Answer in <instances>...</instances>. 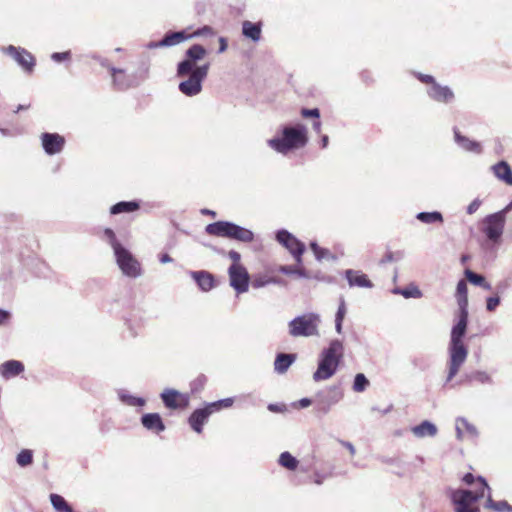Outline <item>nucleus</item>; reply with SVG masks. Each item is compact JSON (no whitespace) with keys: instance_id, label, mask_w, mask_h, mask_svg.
<instances>
[{"instance_id":"obj_6","label":"nucleus","mask_w":512,"mask_h":512,"mask_svg":"<svg viewBox=\"0 0 512 512\" xmlns=\"http://www.w3.org/2000/svg\"><path fill=\"white\" fill-rule=\"evenodd\" d=\"M205 231L209 235L225 237L242 243H251L254 233L245 227L229 221H217L206 226Z\"/></svg>"},{"instance_id":"obj_44","label":"nucleus","mask_w":512,"mask_h":512,"mask_svg":"<svg viewBox=\"0 0 512 512\" xmlns=\"http://www.w3.org/2000/svg\"><path fill=\"white\" fill-rule=\"evenodd\" d=\"M104 236L112 247L113 252L122 247V244L117 240L116 235L112 229L106 228L104 230Z\"/></svg>"},{"instance_id":"obj_26","label":"nucleus","mask_w":512,"mask_h":512,"mask_svg":"<svg viewBox=\"0 0 512 512\" xmlns=\"http://www.w3.org/2000/svg\"><path fill=\"white\" fill-rule=\"evenodd\" d=\"M456 299L459 311H468L467 284L464 280H460L457 283Z\"/></svg>"},{"instance_id":"obj_18","label":"nucleus","mask_w":512,"mask_h":512,"mask_svg":"<svg viewBox=\"0 0 512 512\" xmlns=\"http://www.w3.org/2000/svg\"><path fill=\"white\" fill-rule=\"evenodd\" d=\"M190 276L197 283L198 287L204 292L210 291L215 286L213 275L207 271H191Z\"/></svg>"},{"instance_id":"obj_45","label":"nucleus","mask_w":512,"mask_h":512,"mask_svg":"<svg viewBox=\"0 0 512 512\" xmlns=\"http://www.w3.org/2000/svg\"><path fill=\"white\" fill-rule=\"evenodd\" d=\"M233 402H234V399L229 397V398H225V399H221V400L209 403L208 406L214 412V411L220 410L223 407L228 408V407L232 406Z\"/></svg>"},{"instance_id":"obj_2","label":"nucleus","mask_w":512,"mask_h":512,"mask_svg":"<svg viewBox=\"0 0 512 512\" xmlns=\"http://www.w3.org/2000/svg\"><path fill=\"white\" fill-rule=\"evenodd\" d=\"M468 316V311H459L458 321L451 330L446 383L450 382L457 375L468 356V349L463 343V337L467 330Z\"/></svg>"},{"instance_id":"obj_33","label":"nucleus","mask_w":512,"mask_h":512,"mask_svg":"<svg viewBox=\"0 0 512 512\" xmlns=\"http://www.w3.org/2000/svg\"><path fill=\"white\" fill-rule=\"evenodd\" d=\"M416 218L425 224H433V223H442L443 222V216L438 211H432V212H419L416 215Z\"/></svg>"},{"instance_id":"obj_13","label":"nucleus","mask_w":512,"mask_h":512,"mask_svg":"<svg viewBox=\"0 0 512 512\" xmlns=\"http://www.w3.org/2000/svg\"><path fill=\"white\" fill-rule=\"evenodd\" d=\"M343 398V392L338 386H331L326 391L317 394L316 408L318 411L326 414L332 405L338 403Z\"/></svg>"},{"instance_id":"obj_50","label":"nucleus","mask_w":512,"mask_h":512,"mask_svg":"<svg viewBox=\"0 0 512 512\" xmlns=\"http://www.w3.org/2000/svg\"><path fill=\"white\" fill-rule=\"evenodd\" d=\"M301 115L306 118L313 117V118L318 119L320 117V111L318 108H313V109L304 108L301 110Z\"/></svg>"},{"instance_id":"obj_4","label":"nucleus","mask_w":512,"mask_h":512,"mask_svg":"<svg viewBox=\"0 0 512 512\" xmlns=\"http://www.w3.org/2000/svg\"><path fill=\"white\" fill-rule=\"evenodd\" d=\"M343 343L338 340H332L327 348H324L319 356L317 370L313 374V380L316 382L331 378L337 371L340 361L343 358Z\"/></svg>"},{"instance_id":"obj_8","label":"nucleus","mask_w":512,"mask_h":512,"mask_svg":"<svg viewBox=\"0 0 512 512\" xmlns=\"http://www.w3.org/2000/svg\"><path fill=\"white\" fill-rule=\"evenodd\" d=\"M505 221L502 213L489 214L483 219L482 232L487 238L484 244L486 247L500 243L504 232Z\"/></svg>"},{"instance_id":"obj_56","label":"nucleus","mask_w":512,"mask_h":512,"mask_svg":"<svg viewBox=\"0 0 512 512\" xmlns=\"http://www.w3.org/2000/svg\"><path fill=\"white\" fill-rule=\"evenodd\" d=\"M310 248L312 249V251L314 252L315 254V257L317 260H322L323 259V255H319V252H320V248L318 246V244L316 242H311L310 243Z\"/></svg>"},{"instance_id":"obj_14","label":"nucleus","mask_w":512,"mask_h":512,"mask_svg":"<svg viewBox=\"0 0 512 512\" xmlns=\"http://www.w3.org/2000/svg\"><path fill=\"white\" fill-rule=\"evenodd\" d=\"M43 150L47 155H55L62 152L66 140L58 133H42L40 136Z\"/></svg>"},{"instance_id":"obj_48","label":"nucleus","mask_w":512,"mask_h":512,"mask_svg":"<svg viewBox=\"0 0 512 512\" xmlns=\"http://www.w3.org/2000/svg\"><path fill=\"white\" fill-rule=\"evenodd\" d=\"M499 304H500L499 296L488 297L486 300V309L489 312H493Z\"/></svg>"},{"instance_id":"obj_31","label":"nucleus","mask_w":512,"mask_h":512,"mask_svg":"<svg viewBox=\"0 0 512 512\" xmlns=\"http://www.w3.org/2000/svg\"><path fill=\"white\" fill-rule=\"evenodd\" d=\"M393 294L402 295L404 298H421L422 291L414 284H410L405 288H394L392 290Z\"/></svg>"},{"instance_id":"obj_12","label":"nucleus","mask_w":512,"mask_h":512,"mask_svg":"<svg viewBox=\"0 0 512 512\" xmlns=\"http://www.w3.org/2000/svg\"><path fill=\"white\" fill-rule=\"evenodd\" d=\"M1 50L14 59L25 72L31 73L33 71L35 59L26 49L9 45L3 47Z\"/></svg>"},{"instance_id":"obj_34","label":"nucleus","mask_w":512,"mask_h":512,"mask_svg":"<svg viewBox=\"0 0 512 512\" xmlns=\"http://www.w3.org/2000/svg\"><path fill=\"white\" fill-rule=\"evenodd\" d=\"M465 276L468 279V281L470 283H472L473 285L480 286L485 290H491V288H492L491 284L488 283L485 280L484 276H482L481 274H477V273L467 269L465 271Z\"/></svg>"},{"instance_id":"obj_41","label":"nucleus","mask_w":512,"mask_h":512,"mask_svg":"<svg viewBox=\"0 0 512 512\" xmlns=\"http://www.w3.org/2000/svg\"><path fill=\"white\" fill-rule=\"evenodd\" d=\"M279 280L275 277H271L268 275H257L252 280V287L254 288H262L269 284H277Z\"/></svg>"},{"instance_id":"obj_59","label":"nucleus","mask_w":512,"mask_h":512,"mask_svg":"<svg viewBox=\"0 0 512 512\" xmlns=\"http://www.w3.org/2000/svg\"><path fill=\"white\" fill-rule=\"evenodd\" d=\"M10 318V313L6 310L0 309V325Z\"/></svg>"},{"instance_id":"obj_25","label":"nucleus","mask_w":512,"mask_h":512,"mask_svg":"<svg viewBox=\"0 0 512 512\" xmlns=\"http://www.w3.org/2000/svg\"><path fill=\"white\" fill-rule=\"evenodd\" d=\"M242 33L245 37L257 42L261 37V24L244 21L242 24Z\"/></svg>"},{"instance_id":"obj_36","label":"nucleus","mask_w":512,"mask_h":512,"mask_svg":"<svg viewBox=\"0 0 512 512\" xmlns=\"http://www.w3.org/2000/svg\"><path fill=\"white\" fill-rule=\"evenodd\" d=\"M486 507L497 512H512V506L507 501H494L491 497L490 492L488 493Z\"/></svg>"},{"instance_id":"obj_53","label":"nucleus","mask_w":512,"mask_h":512,"mask_svg":"<svg viewBox=\"0 0 512 512\" xmlns=\"http://www.w3.org/2000/svg\"><path fill=\"white\" fill-rule=\"evenodd\" d=\"M481 205V200L476 198L474 199L467 207V213L469 215H472L474 214L480 207Z\"/></svg>"},{"instance_id":"obj_32","label":"nucleus","mask_w":512,"mask_h":512,"mask_svg":"<svg viewBox=\"0 0 512 512\" xmlns=\"http://www.w3.org/2000/svg\"><path fill=\"white\" fill-rule=\"evenodd\" d=\"M161 399L164 405L169 409L178 408L176 398L179 396V392L174 389H166L161 393Z\"/></svg>"},{"instance_id":"obj_55","label":"nucleus","mask_w":512,"mask_h":512,"mask_svg":"<svg viewBox=\"0 0 512 512\" xmlns=\"http://www.w3.org/2000/svg\"><path fill=\"white\" fill-rule=\"evenodd\" d=\"M214 32H213V29L210 27V26H204L200 29H198L196 32H195V35L197 36H201V35H213Z\"/></svg>"},{"instance_id":"obj_17","label":"nucleus","mask_w":512,"mask_h":512,"mask_svg":"<svg viewBox=\"0 0 512 512\" xmlns=\"http://www.w3.org/2000/svg\"><path fill=\"white\" fill-rule=\"evenodd\" d=\"M345 278L350 287L372 288L373 283L367 275L358 270L348 269L345 271Z\"/></svg>"},{"instance_id":"obj_38","label":"nucleus","mask_w":512,"mask_h":512,"mask_svg":"<svg viewBox=\"0 0 512 512\" xmlns=\"http://www.w3.org/2000/svg\"><path fill=\"white\" fill-rule=\"evenodd\" d=\"M119 398L120 400L129 405V406H139L142 407L145 405V399L141 397H136L133 395H130L126 391H120L119 392Z\"/></svg>"},{"instance_id":"obj_22","label":"nucleus","mask_w":512,"mask_h":512,"mask_svg":"<svg viewBox=\"0 0 512 512\" xmlns=\"http://www.w3.org/2000/svg\"><path fill=\"white\" fill-rule=\"evenodd\" d=\"M296 354L292 353H279L274 361V370L278 374H284L289 367L295 362Z\"/></svg>"},{"instance_id":"obj_10","label":"nucleus","mask_w":512,"mask_h":512,"mask_svg":"<svg viewBox=\"0 0 512 512\" xmlns=\"http://www.w3.org/2000/svg\"><path fill=\"white\" fill-rule=\"evenodd\" d=\"M277 241L282 244L294 257L297 264L302 263V255L305 245L287 230H279L276 234Z\"/></svg>"},{"instance_id":"obj_16","label":"nucleus","mask_w":512,"mask_h":512,"mask_svg":"<svg viewBox=\"0 0 512 512\" xmlns=\"http://www.w3.org/2000/svg\"><path fill=\"white\" fill-rule=\"evenodd\" d=\"M213 413L208 404L204 408L196 409L189 417V424L191 428L201 433L204 423L208 420L209 416Z\"/></svg>"},{"instance_id":"obj_3","label":"nucleus","mask_w":512,"mask_h":512,"mask_svg":"<svg viewBox=\"0 0 512 512\" xmlns=\"http://www.w3.org/2000/svg\"><path fill=\"white\" fill-rule=\"evenodd\" d=\"M308 142L307 128L303 124L286 125L281 129V137L267 141L270 148L281 154L304 147Z\"/></svg>"},{"instance_id":"obj_46","label":"nucleus","mask_w":512,"mask_h":512,"mask_svg":"<svg viewBox=\"0 0 512 512\" xmlns=\"http://www.w3.org/2000/svg\"><path fill=\"white\" fill-rule=\"evenodd\" d=\"M458 423H462L463 428L472 438H476L478 436L477 428L473 424L469 423L466 418L458 417Z\"/></svg>"},{"instance_id":"obj_49","label":"nucleus","mask_w":512,"mask_h":512,"mask_svg":"<svg viewBox=\"0 0 512 512\" xmlns=\"http://www.w3.org/2000/svg\"><path fill=\"white\" fill-rule=\"evenodd\" d=\"M71 57V53L70 51H65V52H54L52 55H51V59L55 62H62V61H65V60H68L70 59Z\"/></svg>"},{"instance_id":"obj_62","label":"nucleus","mask_w":512,"mask_h":512,"mask_svg":"<svg viewBox=\"0 0 512 512\" xmlns=\"http://www.w3.org/2000/svg\"><path fill=\"white\" fill-rule=\"evenodd\" d=\"M311 403H312V401L309 398H302L299 400V406L301 408H306V407L310 406Z\"/></svg>"},{"instance_id":"obj_37","label":"nucleus","mask_w":512,"mask_h":512,"mask_svg":"<svg viewBox=\"0 0 512 512\" xmlns=\"http://www.w3.org/2000/svg\"><path fill=\"white\" fill-rule=\"evenodd\" d=\"M346 315V304L343 297L340 298L339 306L335 315V330L338 334L342 333V323Z\"/></svg>"},{"instance_id":"obj_51","label":"nucleus","mask_w":512,"mask_h":512,"mask_svg":"<svg viewBox=\"0 0 512 512\" xmlns=\"http://www.w3.org/2000/svg\"><path fill=\"white\" fill-rule=\"evenodd\" d=\"M463 482L467 485H473L475 483V481H477V485L478 487L475 489V490H478L480 491L481 490V486H480V483L478 481V477L475 478V476L471 473H466L463 477Z\"/></svg>"},{"instance_id":"obj_27","label":"nucleus","mask_w":512,"mask_h":512,"mask_svg":"<svg viewBox=\"0 0 512 512\" xmlns=\"http://www.w3.org/2000/svg\"><path fill=\"white\" fill-rule=\"evenodd\" d=\"M24 370V365L17 360H9L2 364L1 373L4 377L16 376Z\"/></svg>"},{"instance_id":"obj_35","label":"nucleus","mask_w":512,"mask_h":512,"mask_svg":"<svg viewBox=\"0 0 512 512\" xmlns=\"http://www.w3.org/2000/svg\"><path fill=\"white\" fill-rule=\"evenodd\" d=\"M278 463L282 467L294 471L298 467L299 461L291 453L285 451L280 454Z\"/></svg>"},{"instance_id":"obj_9","label":"nucleus","mask_w":512,"mask_h":512,"mask_svg":"<svg viewBox=\"0 0 512 512\" xmlns=\"http://www.w3.org/2000/svg\"><path fill=\"white\" fill-rule=\"evenodd\" d=\"M116 263L121 272L130 278H137L142 275L139 261L124 246L114 251Z\"/></svg>"},{"instance_id":"obj_61","label":"nucleus","mask_w":512,"mask_h":512,"mask_svg":"<svg viewBox=\"0 0 512 512\" xmlns=\"http://www.w3.org/2000/svg\"><path fill=\"white\" fill-rule=\"evenodd\" d=\"M159 261L162 263V264H166V263H170L173 261V259L167 254V253H164L162 255H160L159 257Z\"/></svg>"},{"instance_id":"obj_15","label":"nucleus","mask_w":512,"mask_h":512,"mask_svg":"<svg viewBox=\"0 0 512 512\" xmlns=\"http://www.w3.org/2000/svg\"><path fill=\"white\" fill-rule=\"evenodd\" d=\"M428 96L440 103H451L454 100V93L448 86H442L439 83H435L433 86L427 88Z\"/></svg>"},{"instance_id":"obj_40","label":"nucleus","mask_w":512,"mask_h":512,"mask_svg":"<svg viewBox=\"0 0 512 512\" xmlns=\"http://www.w3.org/2000/svg\"><path fill=\"white\" fill-rule=\"evenodd\" d=\"M279 271L285 275H296L300 278H308L309 277V275L305 269L297 267V266L283 265V266H280Z\"/></svg>"},{"instance_id":"obj_21","label":"nucleus","mask_w":512,"mask_h":512,"mask_svg":"<svg viewBox=\"0 0 512 512\" xmlns=\"http://www.w3.org/2000/svg\"><path fill=\"white\" fill-rule=\"evenodd\" d=\"M411 432L417 438L434 437L436 436L438 429L437 426L428 421H422L419 425L413 426Z\"/></svg>"},{"instance_id":"obj_20","label":"nucleus","mask_w":512,"mask_h":512,"mask_svg":"<svg viewBox=\"0 0 512 512\" xmlns=\"http://www.w3.org/2000/svg\"><path fill=\"white\" fill-rule=\"evenodd\" d=\"M495 177L512 186V169L506 161H500L491 167Z\"/></svg>"},{"instance_id":"obj_23","label":"nucleus","mask_w":512,"mask_h":512,"mask_svg":"<svg viewBox=\"0 0 512 512\" xmlns=\"http://www.w3.org/2000/svg\"><path fill=\"white\" fill-rule=\"evenodd\" d=\"M454 139L458 146H460L463 150L469 152L480 153L481 145L480 143L470 140L469 138L461 135L457 128H454Z\"/></svg>"},{"instance_id":"obj_19","label":"nucleus","mask_w":512,"mask_h":512,"mask_svg":"<svg viewBox=\"0 0 512 512\" xmlns=\"http://www.w3.org/2000/svg\"><path fill=\"white\" fill-rule=\"evenodd\" d=\"M142 425L149 431L160 433L165 430V425L158 413H147L141 417Z\"/></svg>"},{"instance_id":"obj_58","label":"nucleus","mask_w":512,"mask_h":512,"mask_svg":"<svg viewBox=\"0 0 512 512\" xmlns=\"http://www.w3.org/2000/svg\"><path fill=\"white\" fill-rule=\"evenodd\" d=\"M463 425L462 423H458V418L456 419V437L458 440L463 439Z\"/></svg>"},{"instance_id":"obj_1","label":"nucleus","mask_w":512,"mask_h":512,"mask_svg":"<svg viewBox=\"0 0 512 512\" xmlns=\"http://www.w3.org/2000/svg\"><path fill=\"white\" fill-rule=\"evenodd\" d=\"M207 54V50L200 44H193L185 52V58L177 64V76L186 77L179 83V91L189 97L198 95L202 91V83L206 79L210 64L197 65Z\"/></svg>"},{"instance_id":"obj_42","label":"nucleus","mask_w":512,"mask_h":512,"mask_svg":"<svg viewBox=\"0 0 512 512\" xmlns=\"http://www.w3.org/2000/svg\"><path fill=\"white\" fill-rule=\"evenodd\" d=\"M16 462L20 467H27L33 462V451L30 449L21 450L16 457Z\"/></svg>"},{"instance_id":"obj_43","label":"nucleus","mask_w":512,"mask_h":512,"mask_svg":"<svg viewBox=\"0 0 512 512\" xmlns=\"http://www.w3.org/2000/svg\"><path fill=\"white\" fill-rule=\"evenodd\" d=\"M369 386V380L363 373H358L353 382V390L355 392H363Z\"/></svg>"},{"instance_id":"obj_29","label":"nucleus","mask_w":512,"mask_h":512,"mask_svg":"<svg viewBox=\"0 0 512 512\" xmlns=\"http://www.w3.org/2000/svg\"><path fill=\"white\" fill-rule=\"evenodd\" d=\"M139 208V204L136 201H121L114 204L110 208V213L117 215L120 213L133 212Z\"/></svg>"},{"instance_id":"obj_7","label":"nucleus","mask_w":512,"mask_h":512,"mask_svg":"<svg viewBox=\"0 0 512 512\" xmlns=\"http://www.w3.org/2000/svg\"><path fill=\"white\" fill-rule=\"evenodd\" d=\"M320 317L315 313H307L292 319L289 326V334L293 337H310L319 334Z\"/></svg>"},{"instance_id":"obj_24","label":"nucleus","mask_w":512,"mask_h":512,"mask_svg":"<svg viewBox=\"0 0 512 512\" xmlns=\"http://www.w3.org/2000/svg\"><path fill=\"white\" fill-rule=\"evenodd\" d=\"M190 36L187 35L184 31H176V32H168L165 34L162 40H160V44L165 47H171L178 45L185 40H187Z\"/></svg>"},{"instance_id":"obj_60","label":"nucleus","mask_w":512,"mask_h":512,"mask_svg":"<svg viewBox=\"0 0 512 512\" xmlns=\"http://www.w3.org/2000/svg\"><path fill=\"white\" fill-rule=\"evenodd\" d=\"M219 44H220V47H219L218 52H219V53H223L224 51H226L227 46H228V45H227V40H226V38H224V37H220V38H219Z\"/></svg>"},{"instance_id":"obj_28","label":"nucleus","mask_w":512,"mask_h":512,"mask_svg":"<svg viewBox=\"0 0 512 512\" xmlns=\"http://www.w3.org/2000/svg\"><path fill=\"white\" fill-rule=\"evenodd\" d=\"M113 83L118 89H127L131 86L130 80L126 77L124 70L110 67Z\"/></svg>"},{"instance_id":"obj_5","label":"nucleus","mask_w":512,"mask_h":512,"mask_svg":"<svg viewBox=\"0 0 512 512\" xmlns=\"http://www.w3.org/2000/svg\"><path fill=\"white\" fill-rule=\"evenodd\" d=\"M481 490L456 489L451 492L450 498L455 506V512H479L478 507L473 504L484 497L485 491H490L486 480L482 476H478Z\"/></svg>"},{"instance_id":"obj_52","label":"nucleus","mask_w":512,"mask_h":512,"mask_svg":"<svg viewBox=\"0 0 512 512\" xmlns=\"http://www.w3.org/2000/svg\"><path fill=\"white\" fill-rule=\"evenodd\" d=\"M416 77L423 83L428 84L429 86H433L436 83V80L431 75H426L422 73H417Z\"/></svg>"},{"instance_id":"obj_64","label":"nucleus","mask_w":512,"mask_h":512,"mask_svg":"<svg viewBox=\"0 0 512 512\" xmlns=\"http://www.w3.org/2000/svg\"><path fill=\"white\" fill-rule=\"evenodd\" d=\"M512 209V201L502 210L498 211L497 213H502L504 219L506 220V214Z\"/></svg>"},{"instance_id":"obj_39","label":"nucleus","mask_w":512,"mask_h":512,"mask_svg":"<svg viewBox=\"0 0 512 512\" xmlns=\"http://www.w3.org/2000/svg\"><path fill=\"white\" fill-rule=\"evenodd\" d=\"M466 379L470 382L477 381L481 384H491L492 383L491 376L487 372L480 371V370L473 371V372L467 374Z\"/></svg>"},{"instance_id":"obj_57","label":"nucleus","mask_w":512,"mask_h":512,"mask_svg":"<svg viewBox=\"0 0 512 512\" xmlns=\"http://www.w3.org/2000/svg\"><path fill=\"white\" fill-rule=\"evenodd\" d=\"M268 410L274 413H280L285 410L284 406H279L278 404H269Z\"/></svg>"},{"instance_id":"obj_63","label":"nucleus","mask_w":512,"mask_h":512,"mask_svg":"<svg viewBox=\"0 0 512 512\" xmlns=\"http://www.w3.org/2000/svg\"><path fill=\"white\" fill-rule=\"evenodd\" d=\"M146 47H147L148 49H155V48H160V47H165V46H164V45H162V44H160V41H157V42H155V41H151V42H149V43L146 45Z\"/></svg>"},{"instance_id":"obj_11","label":"nucleus","mask_w":512,"mask_h":512,"mask_svg":"<svg viewBox=\"0 0 512 512\" xmlns=\"http://www.w3.org/2000/svg\"><path fill=\"white\" fill-rule=\"evenodd\" d=\"M230 286L238 293L242 294L248 291L249 274L243 265H231L228 269Z\"/></svg>"},{"instance_id":"obj_30","label":"nucleus","mask_w":512,"mask_h":512,"mask_svg":"<svg viewBox=\"0 0 512 512\" xmlns=\"http://www.w3.org/2000/svg\"><path fill=\"white\" fill-rule=\"evenodd\" d=\"M50 502L56 512H73L69 503L59 494H50Z\"/></svg>"},{"instance_id":"obj_54","label":"nucleus","mask_w":512,"mask_h":512,"mask_svg":"<svg viewBox=\"0 0 512 512\" xmlns=\"http://www.w3.org/2000/svg\"><path fill=\"white\" fill-rule=\"evenodd\" d=\"M228 257L233 261L232 265H240L239 264L240 259H241L240 253H238L235 250H230L228 252Z\"/></svg>"},{"instance_id":"obj_47","label":"nucleus","mask_w":512,"mask_h":512,"mask_svg":"<svg viewBox=\"0 0 512 512\" xmlns=\"http://www.w3.org/2000/svg\"><path fill=\"white\" fill-rule=\"evenodd\" d=\"M207 378L205 375H199L194 381L191 383V391L192 393L199 392L203 389L206 384Z\"/></svg>"}]
</instances>
